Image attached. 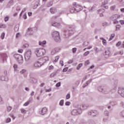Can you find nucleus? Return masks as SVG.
<instances>
[{
	"instance_id": "1",
	"label": "nucleus",
	"mask_w": 124,
	"mask_h": 124,
	"mask_svg": "<svg viewBox=\"0 0 124 124\" xmlns=\"http://www.w3.org/2000/svg\"><path fill=\"white\" fill-rule=\"evenodd\" d=\"M34 53L38 57H42L46 53V50L43 48H37L35 49Z\"/></svg>"
},
{
	"instance_id": "2",
	"label": "nucleus",
	"mask_w": 124,
	"mask_h": 124,
	"mask_svg": "<svg viewBox=\"0 0 124 124\" xmlns=\"http://www.w3.org/2000/svg\"><path fill=\"white\" fill-rule=\"evenodd\" d=\"M72 116H78V115H81L82 114V108L80 106H78L76 109H74L71 112Z\"/></svg>"
},
{
	"instance_id": "3",
	"label": "nucleus",
	"mask_w": 124,
	"mask_h": 124,
	"mask_svg": "<svg viewBox=\"0 0 124 124\" xmlns=\"http://www.w3.org/2000/svg\"><path fill=\"white\" fill-rule=\"evenodd\" d=\"M52 36L56 42H60V41H61L60 33L58 31H54L52 32Z\"/></svg>"
},
{
	"instance_id": "4",
	"label": "nucleus",
	"mask_w": 124,
	"mask_h": 124,
	"mask_svg": "<svg viewBox=\"0 0 124 124\" xmlns=\"http://www.w3.org/2000/svg\"><path fill=\"white\" fill-rule=\"evenodd\" d=\"M14 57L17 62H18L19 64H22L24 62V60L23 59V56L20 54H15Z\"/></svg>"
},
{
	"instance_id": "5",
	"label": "nucleus",
	"mask_w": 124,
	"mask_h": 124,
	"mask_svg": "<svg viewBox=\"0 0 124 124\" xmlns=\"http://www.w3.org/2000/svg\"><path fill=\"white\" fill-rule=\"evenodd\" d=\"M31 57V49H29L26 51V52L24 54V58L26 62H29Z\"/></svg>"
},
{
	"instance_id": "6",
	"label": "nucleus",
	"mask_w": 124,
	"mask_h": 124,
	"mask_svg": "<svg viewBox=\"0 0 124 124\" xmlns=\"http://www.w3.org/2000/svg\"><path fill=\"white\" fill-rule=\"evenodd\" d=\"M73 5L75 6V9L77 12H79L81 10H83V7L80 5L77 4V3L74 2Z\"/></svg>"
},
{
	"instance_id": "7",
	"label": "nucleus",
	"mask_w": 124,
	"mask_h": 124,
	"mask_svg": "<svg viewBox=\"0 0 124 124\" xmlns=\"http://www.w3.org/2000/svg\"><path fill=\"white\" fill-rule=\"evenodd\" d=\"M88 114L92 117H96L99 114V112L97 110H93L91 111H89Z\"/></svg>"
},
{
	"instance_id": "8",
	"label": "nucleus",
	"mask_w": 124,
	"mask_h": 124,
	"mask_svg": "<svg viewBox=\"0 0 124 124\" xmlns=\"http://www.w3.org/2000/svg\"><path fill=\"white\" fill-rule=\"evenodd\" d=\"M44 64V62H42L41 61H36L34 62L33 66L34 67H41L42 65Z\"/></svg>"
},
{
	"instance_id": "9",
	"label": "nucleus",
	"mask_w": 124,
	"mask_h": 124,
	"mask_svg": "<svg viewBox=\"0 0 124 124\" xmlns=\"http://www.w3.org/2000/svg\"><path fill=\"white\" fill-rule=\"evenodd\" d=\"M47 112L48 108L46 107H44L42 108L41 110L39 111V114L42 116H44V115H46V114H47Z\"/></svg>"
},
{
	"instance_id": "10",
	"label": "nucleus",
	"mask_w": 124,
	"mask_h": 124,
	"mask_svg": "<svg viewBox=\"0 0 124 124\" xmlns=\"http://www.w3.org/2000/svg\"><path fill=\"white\" fill-rule=\"evenodd\" d=\"M0 56L2 62H4L6 61V59H7V55L5 53H2L1 54Z\"/></svg>"
},
{
	"instance_id": "11",
	"label": "nucleus",
	"mask_w": 124,
	"mask_h": 124,
	"mask_svg": "<svg viewBox=\"0 0 124 124\" xmlns=\"http://www.w3.org/2000/svg\"><path fill=\"white\" fill-rule=\"evenodd\" d=\"M60 50V49L59 47H55L53 49H52L51 51V55H55L56 53H58L59 51Z\"/></svg>"
},
{
	"instance_id": "12",
	"label": "nucleus",
	"mask_w": 124,
	"mask_h": 124,
	"mask_svg": "<svg viewBox=\"0 0 124 124\" xmlns=\"http://www.w3.org/2000/svg\"><path fill=\"white\" fill-rule=\"evenodd\" d=\"M118 93L120 94L122 97H124V89H119L118 90Z\"/></svg>"
},
{
	"instance_id": "13",
	"label": "nucleus",
	"mask_w": 124,
	"mask_h": 124,
	"mask_svg": "<svg viewBox=\"0 0 124 124\" xmlns=\"http://www.w3.org/2000/svg\"><path fill=\"white\" fill-rule=\"evenodd\" d=\"M51 25L53 27H56V28H60L61 27V24L56 22H52Z\"/></svg>"
},
{
	"instance_id": "14",
	"label": "nucleus",
	"mask_w": 124,
	"mask_h": 124,
	"mask_svg": "<svg viewBox=\"0 0 124 124\" xmlns=\"http://www.w3.org/2000/svg\"><path fill=\"white\" fill-rule=\"evenodd\" d=\"M30 82L32 84H35L37 82V79L31 77L29 79Z\"/></svg>"
},
{
	"instance_id": "15",
	"label": "nucleus",
	"mask_w": 124,
	"mask_h": 124,
	"mask_svg": "<svg viewBox=\"0 0 124 124\" xmlns=\"http://www.w3.org/2000/svg\"><path fill=\"white\" fill-rule=\"evenodd\" d=\"M74 33V31L72 30V29H70L68 30L66 33H65V35L67 34L68 36L71 35V34H73Z\"/></svg>"
},
{
	"instance_id": "16",
	"label": "nucleus",
	"mask_w": 124,
	"mask_h": 124,
	"mask_svg": "<svg viewBox=\"0 0 124 124\" xmlns=\"http://www.w3.org/2000/svg\"><path fill=\"white\" fill-rule=\"evenodd\" d=\"M42 61H43L42 62H44V63L45 62H46L49 61V57L48 56H45L42 58Z\"/></svg>"
},
{
	"instance_id": "17",
	"label": "nucleus",
	"mask_w": 124,
	"mask_h": 124,
	"mask_svg": "<svg viewBox=\"0 0 124 124\" xmlns=\"http://www.w3.org/2000/svg\"><path fill=\"white\" fill-rule=\"evenodd\" d=\"M109 55H110V50H109V49H107L105 51L104 55L105 56V58H108V57H109Z\"/></svg>"
},
{
	"instance_id": "18",
	"label": "nucleus",
	"mask_w": 124,
	"mask_h": 124,
	"mask_svg": "<svg viewBox=\"0 0 124 124\" xmlns=\"http://www.w3.org/2000/svg\"><path fill=\"white\" fill-rule=\"evenodd\" d=\"M78 106H81L80 108H81V111H82L83 110H85V109H87L88 108V106L86 105H79Z\"/></svg>"
},
{
	"instance_id": "19",
	"label": "nucleus",
	"mask_w": 124,
	"mask_h": 124,
	"mask_svg": "<svg viewBox=\"0 0 124 124\" xmlns=\"http://www.w3.org/2000/svg\"><path fill=\"white\" fill-rule=\"evenodd\" d=\"M103 93L105 94H107V93H109V89H108V88L106 87H104Z\"/></svg>"
},
{
	"instance_id": "20",
	"label": "nucleus",
	"mask_w": 124,
	"mask_h": 124,
	"mask_svg": "<svg viewBox=\"0 0 124 124\" xmlns=\"http://www.w3.org/2000/svg\"><path fill=\"white\" fill-rule=\"evenodd\" d=\"M120 17H121V16L118 15H115L112 16V18L113 19V20H117L118 19H119V18H120Z\"/></svg>"
},
{
	"instance_id": "21",
	"label": "nucleus",
	"mask_w": 124,
	"mask_h": 124,
	"mask_svg": "<svg viewBox=\"0 0 124 124\" xmlns=\"http://www.w3.org/2000/svg\"><path fill=\"white\" fill-rule=\"evenodd\" d=\"M50 11L51 13L54 14V13H56V12H57V9H56L55 8H51L50 9Z\"/></svg>"
},
{
	"instance_id": "22",
	"label": "nucleus",
	"mask_w": 124,
	"mask_h": 124,
	"mask_svg": "<svg viewBox=\"0 0 124 124\" xmlns=\"http://www.w3.org/2000/svg\"><path fill=\"white\" fill-rule=\"evenodd\" d=\"M100 39H101V40H102L103 45H106V44H107V42L106 41V40L103 38V37H100Z\"/></svg>"
},
{
	"instance_id": "23",
	"label": "nucleus",
	"mask_w": 124,
	"mask_h": 124,
	"mask_svg": "<svg viewBox=\"0 0 124 124\" xmlns=\"http://www.w3.org/2000/svg\"><path fill=\"white\" fill-rule=\"evenodd\" d=\"M46 44V41H39V45H40L41 46H43V45H45Z\"/></svg>"
},
{
	"instance_id": "24",
	"label": "nucleus",
	"mask_w": 124,
	"mask_h": 124,
	"mask_svg": "<svg viewBox=\"0 0 124 124\" xmlns=\"http://www.w3.org/2000/svg\"><path fill=\"white\" fill-rule=\"evenodd\" d=\"M104 89V87H102V86H99L98 87V91L99 92H100L101 93H103V90Z\"/></svg>"
},
{
	"instance_id": "25",
	"label": "nucleus",
	"mask_w": 124,
	"mask_h": 124,
	"mask_svg": "<svg viewBox=\"0 0 124 124\" xmlns=\"http://www.w3.org/2000/svg\"><path fill=\"white\" fill-rule=\"evenodd\" d=\"M114 37H115V33L111 34L108 41H111V40H112Z\"/></svg>"
},
{
	"instance_id": "26",
	"label": "nucleus",
	"mask_w": 124,
	"mask_h": 124,
	"mask_svg": "<svg viewBox=\"0 0 124 124\" xmlns=\"http://www.w3.org/2000/svg\"><path fill=\"white\" fill-rule=\"evenodd\" d=\"M59 59H60L59 56H56L55 58L54 61H53V62H57L58 61H59Z\"/></svg>"
},
{
	"instance_id": "27",
	"label": "nucleus",
	"mask_w": 124,
	"mask_h": 124,
	"mask_svg": "<svg viewBox=\"0 0 124 124\" xmlns=\"http://www.w3.org/2000/svg\"><path fill=\"white\" fill-rule=\"evenodd\" d=\"M56 75H57V72L51 73L50 75V78H53V77H55Z\"/></svg>"
},
{
	"instance_id": "28",
	"label": "nucleus",
	"mask_w": 124,
	"mask_h": 124,
	"mask_svg": "<svg viewBox=\"0 0 124 124\" xmlns=\"http://www.w3.org/2000/svg\"><path fill=\"white\" fill-rule=\"evenodd\" d=\"M83 66V63H79L77 67V70H79Z\"/></svg>"
},
{
	"instance_id": "29",
	"label": "nucleus",
	"mask_w": 124,
	"mask_h": 124,
	"mask_svg": "<svg viewBox=\"0 0 124 124\" xmlns=\"http://www.w3.org/2000/svg\"><path fill=\"white\" fill-rule=\"evenodd\" d=\"M1 80L2 81H8V78H5L4 77H1Z\"/></svg>"
},
{
	"instance_id": "30",
	"label": "nucleus",
	"mask_w": 124,
	"mask_h": 124,
	"mask_svg": "<svg viewBox=\"0 0 124 124\" xmlns=\"http://www.w3.org/2000/svg\"><path fill=\"white\" fill-rule=\"evenodd\" d=\"M5 36V33L4 32H3L1 33L0 36L1 39H4V37Z\"/></svg>"
},
{
	"instance_id": "31",
	"label": "nucleus",
	"mask_w": 124,
	"mask_h": 124,
	"mask_svg": "<svg viewBox=\"0 0 124 124\" xmlns=\"http://www.w3.org/2000/svg\"><path fill=\"white\" fill-rule=\"evenodd\" d=\"M27 31H31L32 32L31 33H29V34H30V35H32V28H28L27 30Z\"/></svg>"
},
{
	"instance_id": "32",
	"label": "nucleus",
	"mask_w": 124,
	"mask_h": 124,
	"mask_svg": "<svg viewBox=\"0 0 124 124\" xmlns=\"http://www.w3.org/2000/svg\"><path fill=\"white\" fill-rule=\"evenodd\" d=\"M27 72V70L26 69H22L20 71V74H24V73H26Z\"/></svg>"
},
{
	"instance_id": "33",
	"label": "nucleus",
	"mask_w": 124,
	"mask_h": 124,
	"mask_svg": "<svg viewBox=\"0 0 124 124\" xmlns=\"http://www.w3.org/2000/svg\"><path fill=\"white\" fill-rule=\"evenodd\" d=\"M64 102V101H63V100H61L59 103V105H60V106H63Z\"/></svg>"
},
{
	"instance_id": "34",
	"label": "nucleus",
	"mask_w": 124,
	"mask_h": 124,
	"mask_svg": "<svg viewBox=\"0 0 124 124\" xmlns=\"http://www.w3.org/2000/svg\"><path fill=\"white\" fill-rule=\"evenodd\" d=\"M6 28V25L5 24H0V29H5Z\"/></svg>"
},
{
	"instance_id": "35",
	"label": "nucleus",
	"mask_w": 124,
	"mask_h": 124,
	"mask_svg": "<svg viewBox=\"0 0 124 124\" xmlns=\"http://www.w3.org/2000/svg\"><path fill=\"white\" fill-rule=\"evenodd\" d=\"M15 71H17V68H18V65L17 64H15L13 66Z\"/></svg>"
},
{
	"instance_id": "36",
	"label": "nucleus",
	"mask_w": 124,
	"mask_h": 124,
	"mask_svg": "<svg viewBox=\"0 0 124 124\" xmlns=\"http://www.w3.org/2000/svg\"><path fill=\"white\" fill-rule=\"evenodd\" d=\"M75 11H76L75 10V7H74V8H72L70 10V12H71V13H75Z\"/></svg>"
},
{
	"instance_id": "37",
	"label": "nucleus",
	"mask_w": 124,
	"mask_h": 124,
	"mask_svg": "<svg viewBox=\"0 0 124 124\" xmlns=\"http://www.w3.org/2000/svg\"><path fill=\"white\" fill-rule=\"evenodd\" d=\"M94 50L96 53H98V52H99L100 51L98 48H97V47L96 46L94 47Z\"/></svg>"
},
{
	"instance_id": "38",
	"label": "nucleus",
	"mask_w": 124,
	"mask_h": 124,
	"mask_svg": "<svg viewBox=\"0 0 124 124\" xmlns=\"http://www.w3.org/2000/svg\"><path fill=\"white\" fill-rule=\"evenodd\" d=\"M13 3H14V0H11L9 1L8 4L9 5H13Z\"/></svg>"
},
{
	"instance_id": "39",
	"label": "nucleus",
	"mask_w": 124,
	"mask_h": 124,
	"mask_svg": "<svg viewBox=\"0 0 124 124\" xmlns=\"http://www.w3.org/2000/svg\"><path fill=\"white\" fill-rule=\"evenodd\" d=\"M104 115L105 116H109V111L108 110H105L104 111Z\"/></svg>"
},
{
	"instance_id": "40",
	"label": "nucleus",
	"mask_w": 124,
	"mask_h": 124,
	"mask_svg": "<svg viewBox=\"0 0 124 124\" xmlns=\"http://www.w3.org/2000/svg\"><path fill=\"white\" fill-rule=\"evenodd\" d=\"M120 29H121V25H117L116 26V31H118V30H120Z\"/></svg>"
},
{
	"instance_id": "41",
	"label": "nucleus",
	"mask_w": 124,
	"mask_h": 124,
	"mask_svg": "<svg viewBox=\"0 0 124 124\" xmlns=\"http://www.w3.org/2000/svg\"><path fill=\"white\" fill-rule=\"evenodd\" d=\"M89 54H90V51H86L84 53V54H83V56L84 57H87V56H88V55H89Z\"/></svg>"
},
{
	"instance_id": "42",
	"label": "nucleus",
	"mask_w": 124,
	"mask_h": 124,
	"mask_svg": "<svg viewBox=\"0 0 124 124\" xmlns=\"http://www.w3.org/2000/svg\"><path fill=\"white\" fill-rule=\"evenodd\" d=\"M21 112L22 114H26V113H27V110L25 109H21Z\"/></svg>"
},
{
	"instance_id": "43",
	"label": "nucleus",
	"mask_w": 124,
	"mask_h": 124,
	"mask_svg": "<svg viewBox=\"0 0 124 124\" xmlns=\"http://www.w3.org/2000/svg\"><path fill=\"white\" fill-rule=\"evenodd\" d=\"M30 103H31V101H29L25 102L24 104V106H28V105H29V104H30Z\"/></svg>"
},
{
	"instance_id": "44",
	"label": "nucleus",
	"mask_w": 124,
	"mask_h": 124,
	"mask_svg": "<svg viewBox=\"0 0 124 124\" xmlns=\"http://www.w3.org/2000/svg\"><path fill=\"white\" fill-rule=\"evenodd\" d=\"M77 51V48L76 47H74L72 48V52L73 53H74V54L76 53Z\"/></svg>"
},
{
	"instance_id": "45",
	"label": "nucleus",
	"mask_w": 124,
	"mask_h": 124,
	"mask_svg": "<svg viewBox=\"0 0 124 124\" xmlns=\"http://www.w3.org/2000/svg\"><path fill=\"white\" fill-rule=\"evenodd\" d=\"M115 8H116V6L113 5L110 7V10L114 11L115 10Z\"/></svg>"
},
{
	"instance_id": "46",
	"label": "nucleus",
	"mask_w": 124,
	"mask_h": 124,
	"mask_svg": "<svg viewBox=\"0 0 124 124\" xmlns=\"http://www.w3.org/2000/svg\"><path fill=\"white\" fill-rule=\"evenodd\" d=\"M29 47V44H25L23 45V48H28Z\"/></svg>"
},
{
	"instance_id": "47",
	"label": "nucleus",
	"mask_w": 124,
	"mask_h": 124,
	"mask_svg": "<svg viewBox=\"0 0 124 124\" xmlns=\"http://www.w3.org/2000/svg\"><path fill=\"white\" fill-rule=\"evenodd\" d=\"M0 104H3V100H2V98L0 96Z\"/></svg>"
},
{
	"instance_id": "48",
	"label": "nucleus",
	"mask_w": 124,
	"mask_h": 124,
	"mask_svg": "<svg viewBox=\"0 0 124 124\" xmlns=\"http://www.w3.org/2000/svg\"><path fill=\"white\" fill-rule=\"evenodd\" d=\"M52 5H53V3H52V2H50L47 4V7H49V6H52Z\"/></svg>"
},
{
	"instance_id": "49",
	"label": "nucleus",
	"mask_w": 124,
	"mask_h": 124,
	"mask_svg": "<svg viewBox=\"0 0 124 124\" xmlns=\"http://www.w3.org/2000/svg\"><path fill=\"white\" fill-rule=\"evenodd\" d=\"M66 99H69L70 98V94L68 93L66 95Z\"/></svg>"
},
{
	"instance_id": "50",
	"label": "nucleus",
	"mask_w": 124,
	"mask_h": 124,
	"mask_svg": "<svg viewBox=\"0 0 124 124\" xmlns=\"http://www.w3.org/2000/svg\"><path fill=\"white\" fill-rule=\"evenodd\" d=\"M108 3L107 0L105 1L104 2H102V6H103V5H105Z\"/></svg>"
},
{
	"instance_id": "51",
	"label": "nucleus",
	"mask_w": 124,
	"mask_h": 124,
	"mask_svg": "<svg viewBox=\"0 0 124 124\" xmlns=\"http://www.w3.org/2000/svg\"><path fill=\"white\" fill-rule=\"evenodd\" d=\"M11 110H12V107H8L7 108V111H8V112H10V111H11Z\"/></svg>"
},
{
	"instance_id": "52",
	"label": "nucleus",
	"mask_w": 124,
	"mask_h": 124,
	"mask_svg": "<svg viewBox=\"0 0 124 124\" xmlns=\"http://www.w3.org/2000/svg\"><path fill=\"white\" fill-rule=\"evenodd\" d=\"M121 44H122V42H121V41L118 42L116 44V46H117V47H119V46H121Z\"/></svg>"
},
{
	"instance_id": "53",
	"label": "nucleus",
	"mask_w": 124,
	"mask_h": 124,
	"mask_svg": "<svg viewBox=\"0 0 124 124\" xmlns=\"http://www.w3.org/2000/svg\"><path fill=\"white\" fill-rule=\"evenodd\" d=\"M92 81H93V79H89L88 81H87L86 82L87 86H88V85H89V84H90L91 82H92Z\"/></svg>"
},
{
	"instance_id": "54",
	"label": "nucleus",
	"mask_w": 124,
	"mask_h": 124,
	"mask_svg": "<svg viewBox=\"0 0 124 124\" xmlns=\"http://www.w3.org/2000/svg\"><path fill=\"white\" fill-rule=\"evenodd\" d=\"M70 104H71L70 102L66 101V103H65V105L66 106H69L70 105Z\"/></svg>"
},
{
	"instance_id": "55",
	"label": "nucleus",
	"mask_w": 124,
	"mask_h": 124,
	"mask_svg": "<svg viewBox=\"0 0 124 124\" xmlns=\"http://www.w3.org/2000/svg\"><path fill=\"white\" fill-rule=\"evenodd\" d=\"M120 116H121V117H123V118H124V110H123L122 111H121Z\"/></svg>"
},
{
	"instance_id": "56",
	"label": "nucleus",
	"mask_w": 124,
	"mask_h": 124,
	"mask_svg": "<svg viewBox=\"0 0 124 124\" xmlns=\"http://www.w3.org/2000/svg\"><path fill=\"white\" fill-rule=\"evenodd\" d=\"M89 63H90V61L87 60L85 62V65H89Z\"/></svg>"
},
{
	"instance_id": "57",
	"label": "nucleus",
	"mask_w": 124,
	"mask_h": 124,
	"mask_svg": "<svg viewBox=\"0 0 124 124\" xmlns=\"http://www.w3.org/2000/svg\"><path fill=\"white\" fill-rule=\"evenodd\" d=\"M4 74L5 75L7 76L8 74V71H7V70H4Z\"/></svg>"
},
{
	"instance_id": "58",
	"label": "nucleus",
	"mask_w": 124,
	"mask_h": 124,
	"mask_svg": "<svg viewBox=\"0 0 124 124\" xmlns=\"http://www.w3.org/2000/svg\"><path fill=\"white\" fill-rule=\"evenodd\" d=\"M52 89L51 88H49V89H46V93H50V92H51Z\"/></svg>"
},
{
	"instance_id": "59",
	"label": "nucleus",
	"mask_w": 124,
	"mask_h": 124,
	"mask_svg": "<svg viewBox=\"0 0 124 124\" xmlns=\"http://www.w3.org/2000/svg\"><path fill=\"white\" fill-rule=\"evenodd\" d=\"M11 122V119L10 118H7L6 120V123H10Z\"/></svg>"
},
{
	"instance_id": "60",
	"label": "nucleus",
	"mask_w": 124,
	"mask_h": 124,
	"mask_svg": "<svg viewBox=\"0 0 124 124\" xmlns=\"http://www.w3.org/2000/svg\"><path fill=\"white\" fill-rule=\"evenodd\" d=\"M89 123L91 124H94V121L92 120H89Z\"/></svg>"
},
{
	"instance_id": "61",
	"label": "nucleus",
	"mask_w": 124,
	"mask_h": 124,
	"mask_svg": "<svg viewBox=\"0 0 124 124\" xmlns=\"http://www.w3.org/2000/svg\"><path fill=\"white\" fill-rule=\"evenodd\" d=\"M9 19V17L8 16H6V17L4 18V21L5 22H7Z\"/></svg>"
},
{
	"instance_id": "62",
	"label": "nucleus",
	"mask_w": 124,
	"mask_h": 124,
	"mask_svg": "<svg viewBox=\"0 0 124 124\" xmlns=\"http://www.w3.org/2000/svg\"><path fill=\"white\" fill-rule=\"evenodd\" d=\"M23 18L24 20H26L27 19V14H24L23 16Z\"/></svg>"
},
{
	"instance_id": "63",
	"label": "nucleus",
	"mask_w": 124,
	"mask_h": 124,
	"mask_svg": "<svg viewBox=\"0 0 124 124\" xmlns=\"http://www.w3.org/2000/svg\"><path fill=\"white\" fill-rule=\"evenodd\" d=\"M56 86L57 87H61V82H58L56 84Z\"/></svg>"
},
{
	"instance_id": "64",
	"label": "nucleus",
	"mask_w": 124,
	"mask_h": 124,
	"mask_svg": "<svg viewBox=\"0 0 124 124\" xmlns=\"http://www.w3.org/2000/svg\"><path fill=\"white\" fill-rule=\"evenodd\" d=\"M121 25H124V20H120Z\"/></svg>"
}]
</instances>
